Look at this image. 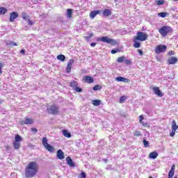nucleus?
I'll list each match as a JSON object with an SVG mask.
<instances>
[{"instance_id": "1", "label": "nucleus", "mask_w": 178, "mask_h": 178, "mask_svg": "<svg viewBox=\"0 0 178 178\" xmlns=\"http://www.w3.org/2000/svg\"><path fill=\"white\" fill-rule=\"evenodd\" d=\"M40 166L38 163L35 161L30 162L25 168V176L27 178L34 177L38 173Z\"/></svg>"}, {"instance_id": "2", "label": "nucleus", "mask_w": 178, "mask_h": 178, "mask_svg": "<svg viewBox=\"0 0 178 178\" xmlns=\"http://www.w3.org/2000/svg\"><path fill=\"white\" fill-rule=\"evenodd\" d=\"M148 39V35L145 33V32L138 31L136 33V36L135 39L134 40V42H136L138 41H147Z\"/></svg>"}, {"instance_id": "3", "label": "nucleus", "mask_w": 178, "mask_h": 178, "mask_svg": "<svg viewBox=\"0 0 178 178\" xmlns=\"http://www.w3.org/2000/svg\"><path fill=\"white\" fill-rule=\"evenodd\" d=\"M170 31H172V27L170 26H164L159 29V33L163 37H166V35H168V33H170Z\"/></svg>"}, {"instance_id": "4", "label": "nucleus", "mask_w": 178, "mask_h": 178, "mask_svg": "<svg viewBox=\"0 0 178 178\" xmlns=\"http://www.w3.org/2000/svg\"><path fill=\"white\" fill-rule=\"evenodd\" d=\"M42 143L43 144V147H44L45 149L49 152H54V149H55V148L51 145L48 144V139L47 138L44 137L42 138Z\"/></svg>"}, {"instance_id": "5", "label": "nucleus", "mask_w": 178, "mask_h": 178, "mask_svg": "<svg viewBox=\"0 0 178 178\" xmlns=\"http://www.w3.org/2000/svg\"><path fill=\"white\" fill-rule=\"evenodd\" d=\"M98 41H102V42H106L107 44H111V45H116V40L109 38L107 36H103L98 39Z\"/></svg>"}, {"instance_id": "6", "label": "nucleus", "mask_w": 178, "mask_h": 178, "mask_svg": "<svg viewBox=\"0 0 178 178\" xmlns=\"http://www.w3.org/2000/svg\"><path fill=\"white\" fill-rule=\"evenodd\" d=\"M47 111L51 115H58L59 113V107L56 105L49 106L47 108Z\"/></svg>"}, {"instance_id": "7", "label": "nucleus", "mask_w": 178, "mask_h": 178, "mask_svg": "<svg viewBox=\"0 0 178 178\" xmlns=\"http://www.w3.org/2000/svg\"><path fill=\"white\" fill-rule=\"evenodd\" d=\"M167 47L165 44H160L156 47L154 51L156 54H162L166 51Z\"/></svg>"}, {"instance_id": "8", "label": "nucleus", "mask_w": 178, "mask_h": 178, "mask_svg": "<svg viewBox=\"0 0 178 178\" xmlns=\"http://www.w3.org/2000/svg\"><path fill=\"white\" fill-rule=\"evenodd\" d=\"M74 63V60L70 59L67 63V66L66 68L67 73H70L72 72V66Z\"/></svg>"}, {"instance_id": "9", "label": "nucleus", "mask_w": 178, "mask_h": 178, "mask_svg": "<svg viewBox=\"0 0 178 178\" xmlns=\"http://www.w3.org/2000/svg\"><path fill=\"white\" fill-rule=\"evenodd\" d=\"M17 17H19V13H17L16 12H12L10 14V22L11 23H13V22H15V19H17Z\"/></svg>"}, {"instance_id": "10", "label": "nucleus", "mask_w": 178, "mask_h": 178, "mask_svg": "<svg viewBox=\"0 0 178 178\" xmlns=\"http://www.w3.org/2000/svg\"><path fill=\"white\" fill-rule=\"evenodd\" d=\"M33 123H34L33 118H26L21 121V124H33Z\"/></svg>"}, {"instance_id": "11", "label": "nucleus", "mask_w": 178, "mask_h": 178, "mask_svg": "<svg viewBox=\"0 0 178 178\" xmlns=\"http://www.w3.org/2000/svg\"><path fill=\"white\" fill-rule=\"evenodd\" d=\"M153 91L156 95H158L159 97H163V94H162V92L159 90V87L153 88Z\"/></svg>"}, {"instance_id": "12", "label": "nucleus", "mask_w": 178, "mask_h": 178, "mask_svg": "<svg viewBox=\"0 0 178 178\" xmlns=\"http://www.w3.org/2000/svg\"><path fill=\"white\" fill-rule=\"evenodd\" d=\"M66 162H67V164L69 166H70V168L74 167V163L73 162V160H72V158H70V156H67L66 158Z\"/></svg>"}, {"instance_id": "13", "label": "nucleus", "mask_w": 178, "mask_h": 178, "mask_svg": "<svg viewBox=\"0 0 178 178\" xmlns=\"http://www.w3.org/2000/svg\"><path fill=\"white\" fill-rule=\"evenodd\" d=\"M57 157L58 159H65V153H63L62 149H58L57 151Z\"/></svg>"}, {"instance_id": "14", "label": "nucleus", "mask_w": 178, "mask_h": 178, "mask_svg": "<svg viewBox=\"0 0 178 178\" xmlns=\"http://www.w3.org/2000/svg\"><path fill=\"white\" fill-rule=\"evenodd\" d=\"M168 62L169 65H175L177 63V58L176 57H171L168 60Z\"/></svg>"}, {"instance_id": "15", "label": "nucleus", "mask_w": 178, "mask_h": 178, "mask_svg": "<svg viewBox=\"0 0 178 178\" xmlns=\"http://www.w3.org/2000/svg\"><path fill=\"white\" fill-rule=\"evenodd\" d=\"M116 81H122L123 83H129V79L123 76H118L115 78Z\"/></svg>"}, {"instance_id": "16", "label": "nucleus", "mask_w": 178, "mask_h": 178, "mask_svg": "<svg viewBox=\"0 0 178 178\" xmlns=\"http://www.w3.org/2000/svg\"><path fill=\"white\" fill-rule=\"evenodd\" d=\"M84 81L86 83H88L89 84H91V83H94V79L90 76H85Z\"/></svg>"}, {"instance_id": "17", "label": "nucleus", "mask_w": 178, "mask_h": 178, "mask_svg": "<svg viewBox=\"0 0 178 178\" xmlns=\"http://www.w3.org/2000/svg\"><path fill=\"white\" fill-rule=\"evenodd\" d=\"M149 157L150 159H156L158 158V152H152L149 154Z\"/></svg>"}, {"instance_id": "18", "label": "nucleus", "mask_w": 178, "mask_h": 178, "mask_svg": "<svg viewBox=\"0 0 178 178\" xmlns=\"http://www.w3.org/2000/svg\"><path fill=\"white\" fill-rule=\"evenodd\" d=\"M63 135L64 137H67V138H70L72 137V134L66 129L63 130Z\"/></svg>"}, {"instance_id": "19", "label": "nucleus", "mask_w": 178, "mask_h": 178, "mask_svg": "<svg viewBox=\"0 0 178 178\" xmlns=\"http://www.w3.org/2000/svg\"><path fill=\"white\" fill-rule=\"evenodd\" d=\"M97 15H99V10L92 11L90 14V19H94Z\"/></svg>"}, {"instance_id": "20", "label": "nucleus", "mask_w": 178, "mask_h": 178, "mask_svg": "<svg viewBox=\"0 0 178 178\" xmlns=\"http://www.w3.org/2000/svg\"><path fill=\"white\" fill-rule=\"evenodd\" d=\"M20 145H22V143L20 142H17L16 140L13 142V147L15 149H19V148H20Z\"/></svg>"}, {"instance_id": "21", "label": "nucleus", "mask_w": 178, "mask_h": 178, "mask_svg": "<svg viewBox=\"0 0 178 178\" xmlns=\"http://www.w3.org/2000/svg\"><path fill=\"white\" fill-rule=\"evenodd\" d=\"M6 45H8V47H17V43L13 41H8L6 42Z\"/></svg>"}, {"instance_id": "22", "label": "nucleus", "mask_w": 178, "mask_h": 178, "mask_svg": "<svg viewBox=\"0 0 178 178\" xmlns=\"http://www.w3.org/2000/svg\"><path fill=\"white\" fill-rule=\"evenodd\" d=\"M103 15L106 17L111 16V15H112V11L106 9L103 11Z\"/></svg>"}, {"instance_id": "23", "label": "nucleus", "mask_w": 178, "mask_h": 178, "mask_svg": "<svg viewBox=\"0 0 178 178\" xmlns=\"http://www.w3.org/2000/svg\"><path fill=\"white\" fill-rule=\"evenodd\" d=\"M57 59L58 60H60L61 62H65L66 57L65 56V55L60 54V55L57 56Z\"/></svg>"}, {"instance_id": "24", "label": "nucleus", "mask_w": 178, "mask_h": 178, "mask_svg": "<svg viewBox=\"0 0 178 178\" xmlns=\"http://www.w3.org/2000/svg\"><path fill=\"white\" fill-rule=\"evenodd\" d=\"M72 13H73V10H72L70 8L67 9V17L70 19V17H72Z\"/></svg>"}, {"instance_id": "25", "label": "nucleus", "mask_w": 178, "mask_h": 178, "mask_svg": "<svg viewBox=\"0 0 178 178\" xmlns=\"http://www.w3.org/2000/svg\"><path fill=\"white\" fill-rule=\"evenodd\" d=\"M92 104L95 106H98L101 105V100L95 99L92 101Z\"/></svg>"}, {"instance_id": "26", "label": "nucleus", "mask_w": 178, "mask_h": 178, "mask_svg": "<svg viewBox=\"0 0 178 178\" xmlns=\"http://www.w3.org/2000/svg\"><path fill=\"white\" fill-rule=\"evenodd\" d=\"M8 12V10L3 7H0V15H5Z\"/></svg>"}, {"instance_id": "27", "label": "nucleus", "mask_w": 178, "mask_h": 178, "mask_svg": "<svg viewBox=\"0 0 178 178\" xmlns=\"http://www.w3.org/2000/svg\"><path fill=\"white\" fill-rule=\"evenodd\" d=\"M102 89V86L101 85H96L93 87V90L94 91H99V90Z\"/></svg>"}, {"instance_id": "28", "label": "nucleus", "mask_w": 178, "mask_h": 178, "mask_svg": "<svg viewBox=\"0 0 178 178\" xmlns=\"http://www.w3.org/2000/svg\"><path fill=\"white\" fill-rule=\"evenodd\" d=\"M154 2H156V5L159 6L163 5V3H165L164 0H154Z\"/></svg>"}, {"instance_id": "29", "label": "nucleus", "mask_w": 178, "mask_h": 178, "mask_svg": "<svg viewBox=\"0 0 178 178\" xmlns=\"http://www.w3.org/2000/svg\"><path fill=\"white\" fill-rule=\"evenodd\" d=\"M78 86H79V83H77V81L71 82L70 86L72 87V88H74V90L75 88L77 87Z\"/></svg>"}, {"instance_id": "30", "label": "nucleus", "mask_w": 178, "mask_h": 178, "mask_svg": "<svg viewBox=\"0 0 178 178\" xmlns=\"http://www.w3.org/2000/svg\"><path fill=\"white\" fill-rule=\"evenodd\" d=\"M158 16H159V17H166V16H168V13H159Z\"/></svg>"}, {"instance_id": "31", "label": "nucleus", "mask_w": 178, "mask_h": 178, "mask_svg": "<svg viewBox=\"0 0 178 178\" xmlns=\"http://www.w3.org/2000/svg\"><path fill=\"white\" fill-rule=\"evenodd\" d=\"M126 58H124V56H121V57H119L118 59H117V62L118 63H122V62H123Z\"/></svg>"}, {"instance_id": "32", "label": "nucleus", "mask_w": 178, "mask_h": 178, "mask_svg": "<svg viewBox=\"0 0 178 178\" xmlns=\"http://www.w3.org/2000/svg\"><path fill=\"white\" fill-rule=\"evenodd\" d=\"M143 120H144V117H143V115H140L139 116V122H140V124H143V126H145V123H144V122H143Z\"/></svg>"}, {"instance_id": "33", "label": "nucleus", "mask_w": 178, "mask_h": 178, "mask_svg": "<svg viewBox=\"0 0 178 178\" xmlns=\"http://www.w3.org/2000/svg\"><path fill=\"white\" fill-rule=\"evenodd\" d=\"M22 136H20L18 134L15 135V141H17V142L20 143L22 141Z\"/></svg>"}, {"instance_id": "34", "label": "nucleus", "mask_w": 178, "mask_h": 178, "mask_svg": "<svg viewBox=\"0 0 178 178\" xmlns=\"http://www.w3.org/2000/svg\"><path fill=\"white\" fill-rule=\"evenodd\" d=\"M126 99H127V97H126V96H122L120 98V104H123V102H124V101H126Z\"/></svg>"}, {"instance_id": "35", "label": "nucleus", "mask_w": 178, "mask_h": 178, "mask_svg": "<svg viewBox=\"0 0 178 178\" xmlns=\"http://www.w3.org/2000/svg\"><path fill=\"white\" fill-rule=\"evenodd\" d=\"M74 90L76 91V92H83V89H81V88H79V86L77 87H76Z\"/></svg>"}, {"instance_id": "36", "label": "nucleus", "mask_w": 178, "mask_h": 178, "mask_svg": "<svg viewBox=\"0 0 178 178\" xmlns=\"http://www.w3.org/2000/svg\"><path fill=\"white\" fill-rule=\"evenodd\" d=\"M175 134H176V129H172V131L170 134V137H175Z\"/></svg>"}, {"instance_id": "37", "label": "nucleus", "mask_w": 178, "mask_h": 178, "mask_svg": "<svg viewBox=\"0 0 178 178\" xmlns=\"http://www.w3.org/2000/svg\"><path fill=\"white\" fill-rule=\"evenodd\" d=\"M134 136H135V137H140V136H141V131H136L134 132Z\"/></svg>"}, {"instance_id": "38", "label": "nucleus", "mask_w": 178, "mask_h": 178, "mask_svg": "<svg viewBox=\"0 0 178 178\" xmlns=\"http://www.w3.org/2000/svg\"><path fill=\"white\" fill-rule=\"evenodd\" d=\"M143 145L144 147H149V143L148 140H146L145 139L143 140Z\"/></svg>"}, {"instance_id": "39", "label": "nucleus", "mask_w": 178, "mask_h": 178, "mask_svg": "<svg viewBox=\"0 0 178 178\" xmlns=\"http://www.w3.org/2000/svg\"><path fill=\"white\" fill-rule=\"evenodd\" d=\"M22 18L24 19V20H29V17L26 15V13H22Z\"/></svg>"}, {"instance_id": "40", "label": "nucleus", "mask_w": 178, "mask_h": 178, "mask_svg": "<svg viewBox=\"0 0 178 178\" xmlns=\"http://www.w3.org/2000/svg\"><path fill=\"white\" fill-rule=\"evenodd\" d=\"M87 175H86V172H82L81 175L79 176V178H86Z\"/></svg>"}, {"instance_id": "41", "label": "nucleus", "mask_w": 178, "mask_h": 178, "mask_svg": "<svg viewBox=\"0 0 178 178\" xmlns=\"http://www.w3.org/2000/svg\"><path fill=\"white\" fill-rule=\"evenodd\" d=\"M140 45L141 44H140V42H134V48H140Z\"/></svg>"}, {"instance_id": "42", "label": "nucleus", "mask_w": 178, "mask_h": 178, "mask_svg": "<svg viewBox=\"0 0 178 178\" xmlns=\"http://www.w3.org/2000/svg\"><path fill=\"white\" fill-rule=\"evenodd\" d=\"M93 35H94L92 33H89V35L88 36H86L85 38H86V40H87V41H88V40H90V38L93 37Z\"/></svg>"}, {"instance_id": "43", "label": "nucleus", "mask_w": 178, "mask_h": 178, "mask_svg": "<svg viewBox=\"0 0 178 178\" xmlns=\"http://www.w3.org/2000/svg\"><path fill=\"white\" fill-rule=\"evenodd\" d=\"M177 127V125H176V121H172V129H176Z\"/></svg>"}, {"instance_id": "44", "label": "nucleus", "mask_w": 178, "mask_h": 178, "mask_svg": "<svg viewBox=\"0 0 178 178\" xmlns=\"http://www.w3.org/2000/svg\"><path fill=\"white\" fill-rule=\"evenodd\" d=\"M4 65L3 63H0V74H2V67H3Z\"/></svg>"}, {"instance_id": "45", "label": "nucleus", "mask_w": 178, "mask_h": 178, "mask_svg": "<svg viewBox=\"0 0 178 178\" xmlns=\"http://www.w3.org/2000/svg\"><path fill=\"white\" fill-rule=\"evenodd\" d=\"M26 21H27L29 26H33V22H31V20L30 19L28 18V19Z\"/></svg>"}, {"instance_id": "46", "label": "nucleus", "mask_w": 178, "mask_h": 178, "mask_svg": "<svg viewBox=\"0 0 178 178\" xmlns=\"http://www.w3.org/2000/svg\"><path fill=\"white\" fill-rule=\"evenodd\" d=\"M138 52L140 56H143L144 55V53L143 52V50L138 49Z\"/></svg>"}, {"instance_id": "47", "label": "nucleus", "mask_w": 178, "mask_h": 178, "mask_svg": "<svg viewBox=\"0 0 178 178\" xmlns=\"http://www.w3.org/2000/svg\"><path fill=\"white\" fill-rule=\"evenodd\" d=\"M118 49H113L111 50V54H117V52H118Z\"/></svg>"}, {"instance_id": "48", "label": "nucleus", "mask_w": 178, "mask_h": 178, "mask_svg": "<svg viewBox=\"0 0 178 178\" xmlns=\"http://www.w3.org/2000/svg\"><path fill=\"white\" fill-rule=\"evenodd\" d=\"M31 131H33V133H37V129L31 128Z\"/></svg>"}, {"instance_id": "49", "label": "nucleus", "mask_w": 178, "mask_h": 178, "mask_svg": "<svg viewBox=\"0 0 178 178\" xmlns=\"http://www.w3.org/2000/svg\"><path fill=\"white\" fill-rule=\"evenodd\" d=\"M168 55L172 56V55H175V54H173V51H170L168 52Z\"/></svg>"}, {"instance_id": "50", "label": "nucleus", "mask_w": 178, "mask_h": 178, "mask_svg": "<svg viewBox=\"0 0 178 178\" xmlns=\"http://www.w3.org/2000/svg\"><path fill=\"white\" fill-rule=\"evenodd\" d=\"M26 51L24 49H22L20 51V54H22V55H24Z\"/></svg>"}, {"instance_id": "51", "label": "nucleus", "mask_w": 178, "mask_h": 178, "mask_svg": "<svg viewBox=\"0 0 178 178\" xmlns=\"http://www.w3.org/2000/svg\"><path fill=\"white\" fill-rule=\"evenodd\" d=\"M95 45H97V43H95V42H92L90 44V46L93 47H95Z\"/></svg>"}, {"instance_id": "52", "label": "nucleus", "mask_w": 178, "mask_h": 178, "mask_svg": "<svg viewBox=\"0 0 178 178\" xmlns=\"http://www.w3.org/2000/svg\"><path fill=\"white\" fill-rule=\"evenodd\" d=\"M175 165H173L172 166L170 170H172V172H175Z\"/></svg>"}, {"instance_id": "53", "label": "nucleus", "mask_w": 178, "mask_h": 178, "mask_svg": "<svg viewBox=\"0 0 178 178\" xmlns=\"http://www.w3.org/2000/svg\"><path fill=\"white\" fill-rule=\"evenodd\" d=\"M125 62H126L127 63H129L130 61L128 60H125Z\"/></svg>"}, {"instance_id": "54", "label": "nucleus", "mask_w": 178, "mask_h": 178, "mask_svg": "<svg viewBox=\"0 0 178 178\" xmlns=\"http://www.w3.org/2000/svg\"><path fill=\"white\" fill-rule=\"evenodd\" d=\"M177 129H178V126L176 127V130H177Z\"/></svg>"}, {"instance_id": "55", "label": "nucleus", "mask_w": 178, "mask_h": 178, "mask_svg": "<svg viewBox=\"0 0 178 178\" xmlns=\"http://www.w3.org/2000/svg\"><path fill=\"white\" fill-rule=\"evenodd\" d=\"M6 151H9V149H6Z\"/></svg>"}, {"instance_id": "56", "label": "nucleus", "mask_w": 178, "mask_h": 178, "mask_svg": "<svg viewBox=\"0 0 178 178\" xmlns=\"http://www.w3.org/2000/svg\"><path fill=\"white\" fill-rule=\"evenodd\" d=\"M106 161H107V160H106V159H105V160H104V162H106Z\"/></svg>"}, {"instance_id": "57", "label": "nucleus", "mask_w": 178, "mask_h": 178, "mask_svg": "<svg viewBox=\"0 0 178 178\" xmlns=\"http://www.w3.org/2000/svg\"><path fill=\"white\" fill-rule=\"evenodd\" d=\"M149 178H154V177H149Z\"/></svg>"}, {"instance_id": "58", "label": "nucleus", "mask_w": 178, "mask_h": 178, "mask_svg": "<svg viewBox=\"0 0 178 178\" xmlns=\"http://www.w3.org/2000/svg\"><path fill=\"white\" fill-rule=\"evenodd\" d=\"M174 178H177V177H175Z\"/></svg>"}, {"instance_id": "59", "label": "nucleus", "mask_w": 178, "mask_h": 178, "mask_svg": "<svg viewBox=\"0 0 178 178\" xmlns=\"http://www.w3.org/2000/svg\"><path fill=\"white\" fill-rule=\"evenodd\" d=\"M174 1H178V0H174Z\"/></svg>"}]
</instances>
